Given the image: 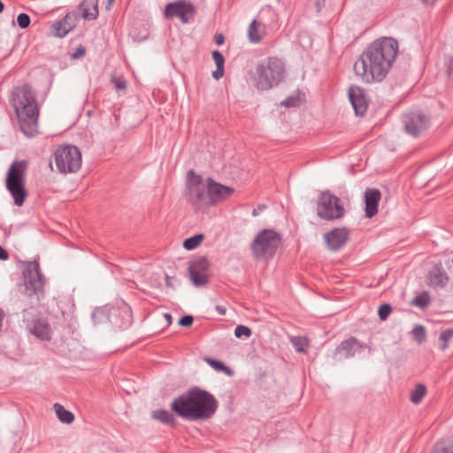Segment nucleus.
Returning <instances> with one entry per match:
<instances>
[{"label": "nucleus", "mask_w": 453, "mask_h": 453, "mask_svg": "<svg viewBox=\"0 0 453 453\" xmlns=\"http://www.w3.org/2000/svg\"><path fill=\"white\" fill-rule=\"evenodd\" d=\"M428 280L429 285L435 288H442L448 284L449 278L441 263L436 264L429 272Z\"/></svg>", "instance_id": "20"}, {"label": "nucleus", "mask_w": 453, "mask_h": 453, "mask_svg": "<svg viewBox=\"0 0 453 453\" xmlns=\"http://www.w3.org/2000/svg\"><path fill=\"white\" fill-rule=\"evenodd\" d=\"M203 239H204V235L203 234H196L189 238H187L183 242L182 246L187 250H195L196 248H197L200 245V243L203 242Z\"/></svg>", "instance_id": "28"}, {"label": "nucleus", "mask_w": 453, "mask_h": 453, "mask_svg": "<svg viewBox=\"0 0 453 453\" xmlns=\"http://www.w3.org/2000/svg\"><path fill=\"white\" fill-rule=\"evenodd\" d=\"M264 208H265V206L263 205V206H258L257 208L253 209L252 215L255 217L257 216L259 214V211H262Z\"/></svg>", "instance_id": "52"}, {"label": "nucleus", "mask_w": 453, "mask_h": 453, "mask_svg": "<svg viewBox=\"0 0 453 453\" xmlns=\"http://www.w3.org/2000/svg\"><path fill=\"white\" fill-rule=\"evenodd\" d=\"M210 262L206 257H201L190 262L188 271L189 277L193 284L196 287H202L209 281Z\"/></svg>", "instance_id": "13"}, {"label": "nucleus", "mask_w": 453, "mask_h": 453, "mask_svg": "<svg viewBox=\"0 0 453 453\" xmlns=\"http://www.w3.org/2000/svg\"><path fill=\"white\" fill-rule=\"evenodd\" d=\"M381 193L377 188H367L365 192V212L366 218H372L378 212Z\"/></svg>", "instance_id": "19"}, {"label": "nucleus", "mask_w": 453, "mask_h": 453, "mask_svg": "<svg viewBox=\"0 0 453 453\" xmlns=\"http://www.w3.org/2000/svg\"><path fill=\"white\" fill-rule=\"evenodd\" d=\"M391 312L392 306L388 303H383L378 309V316L380 320H386Z\"/></svg>", "instance_id": "34"}, {"label": "nucleus", "mask_w": 453, "mask_h": 453, "mask_svg": "<svg viewBox=\"0 0 453 453\" xmlns=\"http://www.w3.org/2000/svg\"><path fill=\"white\" fill-rule=\"evenodd\" d=\"M214 42L217 45H222L225 42V37L222 34H217L214 36Z\"/></svg>", "instance_id": "46"}, {"label": "nucleus", "mask_w": 453, "mask_h": 453, "mask_svg": "<svg viewBox=\"0 0 453 453\" xmlns=\"http://www.w3.org/2000/svg\"><path fill=\"white\" fill-rule=\"evenodd\" d=\"M224 75V66H216V70L212 73L214 79L219 80Z\"/></svg>", "instance_id": "44"}, {"label": "nucleus", "mask_w": 453, "mask_h": 453, "mask_svg": "<svg viewBox=\"0 0 453 453\" xmlns=\"http://www.w3.org/2000/svg\"><path fill=\"white\" fill-rule=\"evenodd\" d=\"M121 312L127 317V319L126 322L119 325V327H127L131 324V311L129 308H125L121 311Z\"/></svg>", "instance_id": "43"}, {"label": "nucleus", "mask_w": 453, "mask_h": 453, "mask_svg": "<svg viewBox=\"0 0 453 453\" xmlns=\"http://www.w3.org/2000/svg\"><path fill=\"white\" fill-rule=\"evenodd\" d=\"M196 14L195 5L186 0H177L166 4L165 17L168 19L179 18L182 23H188Z\"/></svg>", "instance_id": "12"}, {"label": "nucleus", "mask_w": 453, "mask_h": 453, "mask_svg": "<svg viewBox=\"0 0 453 453\" xmlns=\"http://www.w3.org/2000/svg\"><path fill=\"white\" fill-rule=\"evenodd\" d=\"M426 395V388L424 384H418L411 392V401L414 404H418Z\"/></svg>", "instance_id": "27"}, {"label": "nucleus", "mask_w": 453, "mask_h": 453, "mask_svg": "<svg viewBox=\"0 0 453 453\" xmlns=\"http://www.w3.org/2000/svg\"><path fill=\"white\" fill-rule=\"evenodd\" d=\"M291 343L299 353H305L309 346V342L306 337L295 336L291 339Z\"/></svg>", "instance_id": "29"}, {"label": "nucleus", "mask_w": 453, "mask_h": 453, "mask_svg": "<svg viewBox=\"0 0 453 453\" xmlns=\"http://www.w3.org/2000/svg\"><path fill=\"white\" fill-rule=\"evenodd\" d=\"M281 243L280 235L273 229H264L257 233L250 243V250L255 258L273 257Z\"/></svg>", "instance_id": "5"}, {"label": "nucleus", "mask_w": 453, "mask_h": 453, "mask_svg": "<svg viewBox=\"0 0 453 453\" xmlns=\"http://www.w3.org/2000/svg\"><path fill=\"white\" fill-rule=\"evenodd\" d=\"M114 0H108V4H111Z\"/></svg>", "instance_id": "56"}, {"label": "nucleus", "mask_w": 453, "mask_h": 453, "mask_svg": "<svg viewBox=\"0 0 453 453\" xmlns=\"http://www.w3.org/2000/svg\"><path fill=\"white\" fill-rule=\"evenodd\" d=\"M4 4H3V2L0 0V13L4 11Z\"/></svg>", "instance_id": "55"}, {"label": "nucleus", "mask_w": 453, "mask_h": 453, "mask_svg": "<svg viewBox=\"0 0 453 453\" xmlns=\"http://www.w3.org/2000/svg\"><path fill=\"white\" fill-rule=\"evenodd\" d=\"M265 35V27L262 23L253 19L248 28L249 40L253 43H258Z\"/></svg>", "instance_id": "22"}, {"label": "nucleus", "mask_w": 453, "mask_h": 453, "mask_svg": "<svg viewBox=\"0 0 453 453\" xmlns=\"http://www.w3.org/2000/svg\"><path fill=\"white\" fill-rule=\"evenodd\" d=\"M366 344L359 342L355 337L342 341L335 349L333 357L337 360L353 357L358 349H365Z\"/></svg>", "instance_id": "17"}, {"label": "nucleus", "mask_w": 453, "mask_h": 453, "mask_svg": "<svg viewBox=\"0 0 453 453\" xmlns=\"http://www.w3.org/2000/svg\"><path fill=\"white\" fill-rule=\"evenodd\" d=\"M205 361L216 371L224 372L226 374L230 375L232 373V370L226 366L224 363L219 360L213 359L211 357H206Z\"/></svg>", "instance_id": "31"}, {"label": "nucleus", "mask_w": 453, "mask_h": 453, "mask_svg": "<svg viewBox=\"0 0 453 453\" xmlns=\"http://www.w3.org/2000/svg\"><path fill=\"white\" fill-rule=\"evenodd\" d=\"M326 0H317V6H318V10L319 11L320 10V7L321 5H324Z\"/></svg>", "instance_id": "54"}, {"label": "nucleus", "mask_w": 453, "mask_h": 453, "mask_svg": "<svg viewBox=\"0 0 453 453\" xmlns=\"http://www.w3.org/2000/svg\"><path fill=\"white\" fill-rule=\"evenodd\" d=\"M71 30L72 27L69 25L65 27L61 20L54 22L51 26V35L59 38L65 37Z\"/></svg>", "instance_id": "26"}, {"label": "nucleus", "mask_w": 453, "mask_h": 453, "mask_svg": "<svg viewBox=\"0 0 453 453\" xmlns=\"http://www.w3.org/2000/svg\"><path fill=\"white\" fill-rule=\"evenodd\" d=\"M345 213V209L341 203L340 198L333 195L329 190L319 193L317 200V215L324 220H334L341 219Z\"/></svg>", "instance_id": "9"}, {"label": "nucleus", "mask_w": 453, "mask_h": 453, "mask_svg": "<svg viewBox=\"0 0 453 453\" xmlns=\"http://www.w3.org/2000/svg\"><path fill=\"white\" fill-rule=\"evenodd\" d=\"M24 285L22 293L27 297L36 296L39 300L40 296L43 294V280L40 272L39 263L36 261L29 262L24 272Z\"/></svg>", "instance_id": "10"}, {"label": "nucleus", "mask_w": 453, "mask_h": 453, "mask_svg": "<svg viewBox=\"0 0 453 453\" xmlns=\"http://www.w3.org/2000/svg\"><path fill=\"white\" fill-rule=\"evenodd\" d=\"M24 322L31 334L41 341L50 340L51 329L47 319L40 317L30 320L24 317Z\"/></svg>", "instance_id": "16"}, {"label": "nucleus", "mask_w": 453, "mask_h": 453, "mask_svg": "<svg viewBox=\"0 0 453 453\" xmlns=\"http://www.w3.org/2000/svg\"><path fill=\"white\" fill-rule=\"evenodd\" d=\"M402 119L405 132L413 137L421 135L430 126L429 116L420 111L405 113Z\"/></svg>", "instance_id": "11"}, {"label": "nucleus", "mask_w": 453, "mask_h": 453, "mask_svg": "<svg viewBox=\"0 0 453 453\" xmlns=\"http://www.w3.org/2000/svg\"><path fill=\"white\" fill-rule=\"evenodd\" d=\"M398 42L383 37L372 42L354 63L355 74L365 83L382 81L398 55Z\"/></svg>", "instance_id": "1"}, {"label": "nucleus", "mask_w": 453, "mask_h": 453, "mask_svg": "<svg viewBox=\"0 0 453 453\" xmlns=\"http://www.w3.org/2000/svg\"><path fill=\"white\" fill-rule=\"evenodd\" d=\"M165 284L169 288H174V286L172 283V278L167 274H165Z\"/></svg>", "instance_id": "50"}, {"label": "nucleus", "mask_w": 453, "mask_h": 453, "mask_svg": "<svg viewBox=\"0 0 453 453\" xmlns=\"http://www.w3.org/2000/svg\"><path fill=\"white\" fill-rule=\"evenodd\" d=\"M10 104L14 109L21 132L27 137L36 135L40 106L32 88L28 84L15 87Z\"/></svg>", "instance_id": "3"}, {"label": "nucleus", "mask_w": 453, "mask_h": 453, "mask_svg": "<svg viewBox=\"0 0 453 453\" xmlns=\"http://www.w3.org/2000/svg\"><path fill=\"white\" fill-rule=\"evenodd\" d=\"M218 407L214 395L198 387L179 395L171 404L173 411L188 420H207L215 414Z\"/></svg>", "instance_id": "2"}, {"label": "nucleus", "mask_w": 453, "mask_h": 453, "mask_svg": "<svg viewBox=\"0 0 453 453\" xmlns=\"http://www.w3.org/2000/svg\"><path fill=\"white\" fill-rule=\"evenodd\" d=\"M212 58L216 64V66H224L225 58L219 51L213 50L212 51Z\"/></svg>", "instance_id": "39"}, {"label": "nucleus", "mask_w": 453, "mask_h": 453, "mask_svg": "<svg viewBox=\"0 0 453 453\" xmlns=\"http://www.w3.org/2000/svg\"><path fill=\"white\" fill-rule=\"evenodd\" d=\"M111 83L114 85L117 90H126L127 88V81L124 77L113 76L111 80Z\"/></svg>", "instance_id": "36"}, {"label": "nucleus", "mask_w": 453, "mask_h": 453, "mask_svg": "<svg viewBox=\"0 0 453 453\" xmlns=\"http://www.w3.org/2000/svg\"><path fill=\"white\" fill-rule=\"evenodd\" d=\"M349 231L346 227H336L324 234L326 247L332 251L341 250L349 241Z\"/></svg>", "instance_id": "15"}, {"label": "nucleus", "mask_w": 453, "mask_h": 453, "mask_svg": "<svg viewBox=\"0 0 453 453\" xmlns=\"http://www.w3.org/2000/svg\"><path fill=\"white\" fill-rule=\"evenodd\" d=\"M54 159L62 173H76L81 166V153L73 145L58 146L54 152Z\"/></svg>", "instance_id": "8"}, {"label": "nucleus", "mask_w": 453, "mask_h": 453, "mask_svg": "<svg viewBox=\"0 0 453 453\" xmlns=\"http://www.w3.org/2000/svg\"><path fill=\"white\" fill-rule=\"evenodd\" d=\"M91 317H92V319L94 320V322L96 323L97 318L100 319L101 317H104V311L100 310V309H96L93 311Z\"/></svg>", "instance_id": "45"}, {"label": "nucleus", "mask_w": 453, "mask_h": 453, "mask_svg": "<svg viewBox=\"0 0 453 453\" xmlns=\"http://www.w3.org/2000/svg\"><path fill=\"white\" fill-rule=\"evenodd\" d=\"M187 196L188 202L197 211L210 206L207 185L203 182V177L189 170L187 174Z\"/></svg>", "instance_id": "7"}, {"label": "nucleus", "mask_w": 453, "mask_h": 453, "mask_svg": "<svg viewBox=\"0 0 453 453\" xmlns=\"http://www.w3.org/2000/svg\"><path fill=\"white\" fill-rule=\"evenodd\" d=\"M165 319H166L167 323L170 325L172 323V315L169 313L164 314Z\"/></svg>", "instance_id": "53"}, {"label": "nucleus", "mask_w": 453, "mask_h": 453, "mask_svg": "<svg viewBox=\"0 0 453 453\" xmlns=\"http://www.w3.org/2000/svg\"><path fill=\"white\" fill-rule=\"evenodd\" d=\"M216 311L220 315H225L226 314V309L223 306H220V305L216 306Z\"/></svg>", "instance_id": "51"}, {"label": "nucleus", "mask_w": 453, "mask_h": 453, "mask_svg": "<svg viewBox=\"0 0 453 453\" xmlns=\"http://www.w3.org/2000/svg\"><path fill=\"white\" fill-rule=\"evenodd\" d=\"M348 95L356 114L363 116L366 112L368 107L365 90L358 86H350Z\"/></svg>", "instance_id": "18"}, {"label": "nucleus", "mask_w": 453, "mask_h": 453, "mask_svg": "<svg viewBox=\"0 0 453 453\" xmlns=\"http://www.w3.org/2000/svg\"><path fill=\"white\" fill-rule=\"evenodd\" d=\"M25 169L26 162L16 161L11 165L6 177V188L17 206L23 205L27 197L24 185Z\"/></svg>", "instance_id": "6"}, {"label": "nucleus", "mask_w": 453, "mask_h": 453, "mask_svg": "<svg viewBox=\"0 0 453 453\" xmlns=\"http://www.w3.org/2000/svg\"><path fill=\"white\" fill-rule=\"evenodd\" d=\"M193 322H194V318L191 315L182 316L179 319V325L181 326H185V327H188V326H192Z\"/></svg>", "instance_id": "40"}, {"label": "nucleus", "mask_w": 453, "mask_h": 453, "mask_svg": "<svg viewBox=\"0 0 453 453\" xmlns=\"http://www.w3.org/2000/svg\"><path fill=\"white\" fill-rule=\"evenodd\" d=\"M412 334L416 341L421 344L425 342L426 337V328L422 325H416L412 329Z\"/></svg>", "instance_id": "33"}, {"label": "nucleus", "mask_w": 453, "mask_h": 453, "mask_svg": "<svg viewBox=\"0 0 453 453\" xmlns=\"http://www.w3.org/2000/svg\"><path fill=\"white\" fill-rule=\"evenodd\" d=\"M54 410L56 411L58 418L64 424H71L74 420V415L65 410L61 404L55 403Z\"/></svg>", "instance_id": "25"}, {"label": "nucleus", "mask_w": 453, "mask_h": 453, "mask_svg": "<svg viewBox=\"0 0 453 453\" xmlns=\"http://www.w3.org/2000/svg\"><path fill=\"white\" fill-rule=\"evenodd\" d=\"M207 189L209 191L210 205H214L224 201L232 196L234 189L231 187L222 185L211 178H207Z\"/></svg>", "instance_id": "14"}, {"label": "nucleus", "mask_w": 453, "mask_h": 453, "mask_svg": "<svg viewBox=\"0 0 453 453\" xmlns=\"http://www.w3.org/2000/svg\"><path fill=\"white\" fill-rule=\"evenodd\" d=\"M31 22L30 17L27 13H20L17 17V23L20 28H27Z\"/></svg>", "instance_id": "37"}, {"label": "nucleus", "mask_w": 453, "mask_h": 453, "mask_svg": "<svg viewBox=\"0 0 453 453\" xmlns=\"http://www.w3.org/2000/svg\"><path fill=\"white\" fill-rule=\"evenodd\" d=\"M281 104L287 107H295L298 104V98L294 96H288L281 103Z\"/></svg>", "instance_id": "42"}, {"label": "nucleus", "mask_w": 453, "mask_h": 453, "mask_svg": "<svg viewBox=\"0 0 453 453\" xmlns=\"http://www.w3.org/2000/svg\"><path fill=\"white\" fill-rule=\"evenodd\" d=\"M453 337V329L448 328L442 331L439 336V341L441 342L440 346L441 350L448 349V342Z\"/></svg>", "instance_id": "32"}, {"label": "nucleus", "mask_w": 453, "mask_h": 453, "mask_svg": "<svg viewBox=\"0 0 453 453\" xmlns=\"http://www.w3.org/2000/svg\"><path fill=\"white\" fill-rule=\"evenodd\" d=\"M252 332L250 327L239 325L234 329V335L236 338H242V336L248 338L251 335Z\"/></svg>", "instance_id": "35"}, {"label": "nucleus", "mask_w": 453, "mask_h": 453, "mask_svg": "<svg viewBox=\"0 0 453 453\" xmlns=\"http://www.w3.org/2000/svg\"><path fill=\"white\" fill-rule=\"evenodd\" d=\"M430 453H453V439L447 438L437 441Z\"/></svg>", "instance_id": "24"}, {"label": "nucleus", "mask_w": 453, "mask_h": 453, "mask_svg": "<svg viewBox=\"0 0 453 453\" xmlns=\"http://www.w3.org/2000/svg\"><path fill=\"white\" fill-rule=\"evenodd\" d=\"M8 257V252L0 245V260H6Z\"/></svg>", "instance_id": "47"}, {"label": "nucleus", "mask_w": 453, "mask_h": 453, "mask_svg": "<svg viewBox=\"0 0 453 453\" xmlns=\"http://www.w3.org/2000/svg\"><path fill=\"white\" fill-rule=\"evenodd\" d=\"M86 53V50L83 46L80 45L76 48L75 51L72 53L71 58L73 59H78L82 58Z\"/></svg>", "instance_id": "41"}, {"label": "nucleus", "mask_w": 453, "mask_h": 453, "mask_svg": "<svg viewBox=\"0 0 453 453\" xmlns=\"http://www.w3.org/2000/svg\"><path fill=\"white\" fill-rule=\"evenodd\" d=\"M447 72L449 75L453 76V58L449 60Z\"/></svg>", "instance_id": "48"}, {"label": "nucleus", "mask_w": 453, "mask_h": 453, "mask_svg": "<svg viewBox=\"0 0 453 453\" xmlns=\"http://www.w3.org/2000/svg\"><path fill=\"white\" fill-rule=\"evenodd\" d=\"M79 9L84 19L94 20L98 16V0H83Z\"/></svg>", "instance_id": "21"}, {"label": "nucleus", "mask_w": 453, "mask_h": 453, "mask_svg": "<svg viewBox=\"0 0 453 453\" xmlns=\"http://www.w3.org/2000/svg\"><path fill=\"white\" fill-rule=\"evenodd\" d=\"M431 299L427 292H422L414 297L411 301V304L419 308H426L430 303Z\"/></svg>", "instance_id": "30"}, {"label": "nucleus", "mask_w": 453, "mask_h": 453, "mask_svg": "<svg viewBox=\"0 0 453 453\" xmlns=\"http://www.w3.org/2000/svg\"><path fill=\"white\" fill-rule=\"evenodd\" d=\"M286 65L281 58L277 57H267L259 61L251 77L254 81L255 87L258 90H269L280 82L286 77Z\"/></svg>", "instance_id": "4"}, {"label": "nucleus", "mask_w": 453, "mask_h": 453, "mask_svg": "<svg viewBox=\"0 0 453 453\" xmlns=\"http://www.w3.org/2000/svg\"><path fill=\"white\" fill-rule=\"evenodd\" d=\"M151 417L154 419H157L164 424L174 426L176 420L173 415L166 410H156L151 413Z\"/></svg>", "instance_id": "23"}, {"label": "nucleus", "mask_w": 453, "mask_h": 453, "mask_svg": "<svg viewBox=\"0 0 453 453\" xmlns=\"http://www.w3.org/2000/svg\"><path fill=\"white\" fill-rule=\"evenodd\" d=\"M425 6H434L437 0H419Z\"/></svg>", "instance_id": "49"}, {"label": "nucleus", "mask_w": 453, "mask_h": 453, "mask_svg": "<svg viewBox=\"0 0 453 453\" xmlns=\"http://www.w3.org/2000/svg\"><path fill=\"white\" fill-rule=\"evenodd\" d=\"M62 23L67 27V25L72 27V29L76 26V15H73L71 13H67L62 19Z\"/></svg>", "instance_id": "38"}]
</instances>
